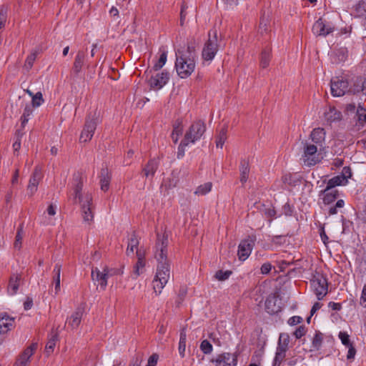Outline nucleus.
<instances>
[{
  "mask_svg": "<svg viewBox=\"0 0 366 366\" xmlns=\"http://www.w3.org/2000/svg\"><path fill=\"white\" fill-rule=\"evenodd\" d=\"M168 238L165 234H157L154 247V257L158 264L157 272L153 280V289L157 295H159L167 284L170 277V264L167 259Z\"/></svg>",
  "mask_w": 366,
  "mask_h": 366,
  "instance_id": "nucleus-1",
  "label": "nucleus"
},
{
  "mask_svg": "<svg viewBox=\"0 0 366 366\" xmlns=\"http://www.w3.org/2000/svg\"><path fill=\"white\" fill-rule=\"evenodd\" d=\"M83 187V178L80 173H76L73 177V194L74 198L78 199L81 205L84 221L89 224L94 219L92 197L89 193L81 194Z\"/></svg>",
  "mask_w": 366,
  "mask_h": 366,
  "instance_id": "nucleus-2",
  "label": "nucleus"
},
{
  "mask_svg": "<svg viewBox=\"0 0 366 366\" xmlns=\"http://www.w3.org/2000/svg\"><path fill=\"white\" fill-rule=\"evenodd\" d=\"M205 131L206 126L204 122L200 120L194 122L185 133L184 138L179 146L177 157L182 158L184 154L185 147L199 140Z\"/></svg>",
  "mask_w": 366,
  "mask_h": 366,
  "instance_id": "nucleus-3",
  "label": "nucleus"
},
{
  "mask_svg": "<svg viewBox=\"0 0 366 366\" xmlns=\"http://www.w3.org/2000/svg\"><path fill=\"white\" fill-rule=\"evenodd\" d=\"M123 270L119 268H111L106 264L93 267L91 277L94 284H97L101 290H104L107 286L108 279L115 275H121Z\"/></svg>",
  "mask_w": 366,
  "mask_h": 366,
  "instance_id": "nucleus-4",
  "label": "nucleus"
},
{
  "mask_svg": "<svg viewBox=\"0 0 366 366\" xmlns=\"http://www.w3.org/2000/svg\"><path fill=\"white\" fill-rule=\"evenodd\" d=\"M175 68L178 75L184 79L189 76L195 69L194 54L188 47V54H178L175 62Z\"/></svg>",
  "mask_w": 366,
  "mask_h": 366,
  "instance_id": "nucleus-5",
  "label": "nucleus"
},
{
  "mask_svg": "<svg viewBox=\"0 0 366 366\" xmlns=\"http://www.w3.org/2000/svg\"><path fill=\"white\" fill-rule=\"evenodd\" d=\"M318 147L317 145H315L312 142L308 141L302 142L301 160L304 165L312 167L322 161L323 155L321 152V148L318 149Z\"/></svg>",
  "mask_w": 366,
  "mask_h": 366,
  "instance_id": "nucleus-6",
  "label": "nucleus"
},
{
  "mask_svg": "<svg viewBox=\"0 0 366 366\" xmlns=\"http://www.w3.org/2000/svg\"><path fill=\"white\" fill-rule=\"evenodd\" d=\"M99 116L100 113L94 111L86 117L84 127L79 137L80 142H87L92 139L97 126L100 122Z\"/></svg>",
  "mask_w": 366,
  "mask_h": 366,
  "instance_id": "nucleus-7",
  "label": "nucleus"
},
{
  "mask_svg": "<svg viewBox=\"0 0 366 366\" xmlns=\"http://www.w3.org/2000/svg\"><path fill=\"white\" fill-rule=\"evenodd\" d=\"M219 50V41L217 31L209 33L208 40L205 42L202 51V57L204 62L209 64L216 56Z\"/></svg>",
  "mask_w": 366,
  "mask_h": 366,
  "instance_id": "nucleus-8",
  "label": "nucleus"
},
{
  "mask_svg": "<svg viewBox=\"0 0 366 366\" xmlns=\"http://www.w3.org/2000/svg\"><path fill=\"white\" fill-rule=\"evenodd\" d=\"M311 286L319 300H322L327 293V279L319 272H316L311 280Z\"/></svg>",
  "mask_w": 366,
  "mask_h": 366,
  "instance_id": "nucleus-9",
  "label": "nucleus"
},
{
  "mask_svg": "<svg viewBox=\"0 0 366 366\" xmlns=\"http://www.w3.org/2000/svg\"><path fill=\"white\" fill-rule=\"evenodd\" d=\"M212 362L214 366H236L237 355L235 353L224 352L215 357Z\"/></svg>",
  "mask_w": 366,
  "mask_h": 366,
  "instance_id": "nucleus-10",
  "label": "nucleus"
},
{
  "mask_svg": "<svg viewBox=\"0 0 366 366\" xmlns=\"http://www.w3.org/2000/svg\"><path fill=\"white\" fill-rule=\"evenodd\" d=\"M334 29L332 24L327 22L322 18L316 21L312 26V32L316 36H326L333 32Z\"/></svg>",
  "mask_w": 366,
  "mask_h": 366,
  "instance_id": "nucleus-11",
  "label": "nucleus"
},
{
  "mask_svg": "<svg viewBox=\"0 0 366 366\" xmlns=\"http://www.w3.org/2000/svg\"><path fill=\"white\" fill-rule=\"evenodd\" d=\"M169 74L167 71H162L153 74L149 81L150 86L156 90L162 89L169 81Z\"/></svg>",
  "mask_w": 366,
  "mask_h": 366,
  "instance_id": "nucleus-12",
  "label": "nucleus"
},
{
  "mask_svg": "<svg viewBox=\"0 0 366 366\" xmlns=\"http://www.w3.org/2000/svg\"><path fill=\"white\" fill-rule=\"evenodd\" d=\"M348 86L347 80L335 78L331 81V93L334 97H342L348 92Z\"/></svg>",
  "mask_w": 366,
  "mask_h": 366,
  "instance_id": "nucleus-13",
  "label": "nucleus"
},
{
  "mask_svg": "<svg viewBox=\"0 0 366 366\" xmlns=\"http://www.w3.org/2000/svg\"><path fill=\"white\" fill-rule=\"evenodd\" d=\"M254 245V241L250 238L242 240L239 243L237 252L239 260L244 261L249 257Z\"/></svg>",
  "mask_w": 366,
  "mask_h": 366,
  "instance_id": "nucleus-14",
  "label": "nucleus"
},
{
  "mask_svg": "<svg viewBox=\"0 0 366 366\" xmlns=\"http://www.w3.org/2000/svg\"><path fill=\"white\" fill-rule=\"evenodd\" d=\"M43 177L42 175V169L39 167H36L33 174H31L29 184L27 187V190L29 194L32 196L36 191L38 185Z\"/></svg>",
  "mask_w": 366,
  "mask_h": 366,
  "instance_id": "nucleus-15",
  "label": "nucleus"
},
{
  "mask_svg": "<svg viewBox=\"0 0 366 366\" xmlns=\"http://www.w3.org/2000/svg\"><path fill=\"white\" fill-rule=\"evenodd\" d=\"M36 349V343L31 345L19 355L14 366H26Z\"/></svg>",
  "mask_w": 366,
  "mask_h": 366,
  "instance_id": "nucleus-16",
  "label": "nucleus"
},
{
  "mask_svg": "<svg viewBox=\"0 0 366 366\" xmlns=\"http://www.w3.org/2000/svg\"><path fill=\"white\" fill-rule=\"evenodd\" d=\"M15 318L6 312L0 313V333L5 334L14 327Z\"/></svg>",
  "mask_w": 366,
  "mask_h": 366,
  "instance_id": "nucleus-17",
  "label": "nucleus"
},
{
  "mask_svg": "<svg viewBox=\"0 0 366 366\" xmlns=\"http://www.w3.org/2000/svg\"><path fill=\"white\" fill-rule=\"evenodd\" d=\"M310 139L315 145L320 148L322 147V143L325 139V132L322 128H315L310 134Z\"/></svg>",
  "mask_w": 366,
  "mask_h": 366,
  "instance_id": "nucleus-18",
  "label": "nucleus"
},
{
  "mask_svg": "<svg viewBox=\"0 0 366 366\" xmlns=\"http://www.w3.org/2000/svg\"><path fill=\"white\" fill-rule=\"evenodd\" d=\"M21 277L18 274H14L11 276L7 287V292L9 295H14L16 294L21 281Z\"/></svg>",
  "mask_w": 366,
  "mask_h": 366,
  "instance_id": "nucleus-19",
  "label": "nucleus"
},
{
  "mask_svg": "<svg viewBox=\"0 0 366 366\" xmlns=\"http://www.w3.org/2000/svg\"><path fill=\"white\" fill-rule=\"evenodd\" d=\"M83 315V310L81 308H77L76 310L67 319L66 323L71 327V329H76L79 325L81 317Z\"/></svg>",
  "mask_w": 366,
  "mask_h": 366,
  "instance_id": "nucleus-20",
  "label": "nucleus"
},
{
  "mask_svg": "<svg viewBox=\"0 0 366 366\" xmlns=\"http://www.w3.org/2000/svg\"><path fill=\"white\" fill-rule=\"evenodd\" d=\"M277 300L274 296H269L265 301V310L269 315H274L280 311V307L277 304Z\"/></svg>",
  "mask_w": 366,
  "mask_h": 366,
  "instance_id": "nucleus-21",
  "label": "nucleus"
},
{
  "mask_svg": "<svg viewBox=\"0 0 366 366\" xmlns=\"http://www.w3.org/2000/svg\"><path fill=\"white\" fill-rule=\"evenodd\" d=\"M159 167L158 162L151 159L143 168V173L146 178H152Z\"/></svg>",
  "mask_w": 366,
  "mask_h": 366,
  "instance_id": "nucleus-22",
  "label": "nucleus"
},
{
  "mask_svg": "<svg viewBox=\"0 0 366 366\" xmlns=\"http://www.w3.org/2000/svg\"><path fill=\"white\" fill-rule=\"evenodd\" d=\"M61 266L59 264H56L53 269V281L52 283L54 285L55 294H58L60 291L61 287Z\"/></svg>",
  "mask_w": 366,
  "mask_h": 366,
  "instance_id": "nucleus-23",
  "label": "nucleus"
},
{
  "mask_svg": "<svg viewBox=\"0 0 366 366\" xmlns=\"http://www.w3.org/2000/svg\"><path fill=\"white\" fill-rule=\"evenodd\" d=\"M353 11L356 17L366 19V0L358 1L354 5Z\"/></svg>",
  "mask_w": 366,
  "mask_h": 366,
  "instance_id": "nucleus-24",
  "label": "nucleus"
},
{
  "mask_svg": "<svg viewBox=\"0 0 366 366\" xmlns=\"http://www.w3.org/2000/svg\"><path fill=\"white\" fill-rule=\"evenodd\" d=\"M139 244V238L137 237L135 233H132L128 239L127 247L126 249V254L127 256L133 254L134 250L139 249L138 246Z\"/></svg>",
  "mask_w": 366,
  "mask_h": 366,
  "instance_id": "nucleus-25",
  "label": "nucleus"
},
{
  "mask_svg": "<svg viewBox=\"0 0 366 366\" xmlns=\"http://www.w3.org/2000/svg\"><path fill=\"white\" fill-rule=\"evenodd\" d=\"M322 200L323 202L326 204H330V203L333 202L336 199L338 194L337 189H332L328 188L327 187H326L324 191H322Z\"/></svg>",
  "mask_w": 366,
  "mask_h": 366,
  "instance_id": "nucleus-26",
  "label": "nucleus"
},
{
  "mask_svg": "<svg viewBox=\"0 0 366 366\" xmlns=\"http://www.w3.org/2000/svg\"><path fill=\"white\" fill-rule=\"evenodd\" d=\"M86 54L83 51H79L74 62L73 71L75 74H79L82 69L84 63Z\"/></svg>",
  "mask_w": 366,
  "mask_h": 366,
  "instance_id": "nucleus-27",
  "label": "nucleus"
},
{
  "mask_svg": "<svg viewBox=\"0 0 366 366\" xmlns=\"http://www.w3.org/2000/svg\"><path fill=\"white\" fill-rule=\"evenodd\" d=\"M58 341V334L56 332H52L49 336L48 342L45 347V353L49 356L50 355L54 350L56 346V343Z\"/></svg>",
  "mask_w": 366,
  "mask_h": 366,
  "instance_id": "nucleus-28",
  "label": "nucleus"
},
{
  "mask_svg": "<svg viewBox=\"0 0 366 366\" xmlns=\"http://www.w3.org/2000/svg\"><path fill=\"white\" fill-rule=\"evenodd\" d=\"M239 172H240V182L242 184H244L249 177V162L246 159H242L240 162L239 166Z\"/></svg>",
  "mask_w": 366,
  "mask_h": 366,
  "instance_id": "nucleus-29",
  "label": "nucleus"
},
{
  "mask_svg": "<svg viewBox=\"0 0 366 366\" xmlns=\"http://www.w3.org/2000/svg\"><path fill=\"white\" fill-rule=\"evenodd\" d=\"M110 174L107 168L102 169L100 174L101 189L107 191L109 187Z\"/></svg>",
  "mask_w": 366,
  "mask_h": 366,
  "instance_id": "nucleus-30",
  "label": "nucleus"
},
{
  "mask_svg": "<svg viewBox=\"0 0 366 366\" xmlns=\"http://www.w3.org/2000/svg\"><path fill=\"white\" fill-rule=\"evenodd\" d=\"M325 119L327 122L332 123L341 119L342 114L335 108H330L325 114Z\"/></svg>",
  "mask_w": 366,
  "mask_h": 366,
  "instance_id": "nucleus-31",
  "label": "nucleus"
},
{
  "mask_svg": "<svg viewBox=\"0 0 366 366\" xmlns=\"http://www.w3.org/2000/svg\"><path fill=\"white\" fill-rule=\"evenodd\" d=\"M347 183V181L345 180V177H342L340 175L335 176L331 178L327 184V187L328 188L335 189L334 188L337 186L345 185Z\"/></svg>",
  "mask_w": 366,
  "mask_h": 366,
  "instance_id": "nucleus-32",
  "label": "nucleus"
},
{
  "mask_svg": "<svg viewBox=\"0 0 366 366\" xmlns=\"http://www.w3.org/2000/svg\"><path fill=\"white\" fill-rule=\"evenodd\" d=\"M357 121L362 127L366 125V109L359 104L356 110Z\"/></svg>",
  "mask_w": 366,
  "mask_h": 366,
  "instance_id": "nucleus-33",
  "label": "nucleus"
},
{
  "mask_svg": "<svg viewBox=\"0 0 366 366\" xmlns=\"http://www.w3.org/2000/svg\"><path fill=\"white\" fill-rule=\"evenodd\" d=\"M290 343V336L287 333H282L280 335L279 341H278V347L277 349L284 351L286 352V351L288 349Z\"/></svg>",
  "mask_w": 366,
  "mask_h": 366,
  "instance_id": "nucleus-34",
  "label": "nucleus"
},
{
  "mask_svg": "<svg viewBox=\"0 0 366 366\" xmlns=\"http://www.w3.org/2000/svg\"><path fill=\"white\" fill-rule=\"evenodd\" d=\"M32 114H33V107L30 104H26L24 109L22 116L21 117V127L23 128L26 126V124L29 122L30 117L32 116Z\"/></svg>",
  "mask_w": 366,
  "mask_h": 366,
  "instance_id": "nucleus-35",
  "label": "nucleus"
},
{
  "mask_svg": "<svg viewBox=\"0 0 366 366\" xmlns=\"http://www.w3.org/2000/svg\"><path fill=\"white\" fill-rule=\"evenodd\" d=\"M270 49L266 48L263 49L261 53L260 66L262 69H265L269 66L270 61Z\"/></svg>",
  "mask_w": 366,
  "mask_h": 366,
  "instance_id": "nucleus-36",
  "label": "nucleus"
},
{
  "mask_svg": "<svg viewBox=\"0 0 366 366\" xmlns=\"http://www.w3.org/2000/svg\"><path fill=\"white\" fill-rule=\"evenodd\" d=\"M283 182L291 186H296L300 183V178L297 174H286L283 177Z\"/></svg>",
  "mask_w": 366,
  "mask_h": 366,
  "instance_id": "nucleus-37",
  "label": "nucleus"
},
{
  "mask_svg": "<svg viewBox=\"0 0 366 366\" xmlns=\"http://www.w3.org/2000/svg\"><path fill=\"white\" fill-rule=\"evenodd\" d=\"M186 340H187V334L183 329L180 333V338L179 342V352L182 357L184 356V352L186 349Z\"/></svg>",
  "mask_w": 366,
  "mask_h": 366,
  "instance_id": "nucleus-38",
  "label": "nucleus"
},
{
  "mask_svg": "<svg viewBox=\"0 0 366 366\" xmlns=\"http://www.w3.org/2000/svg\"><path fill=\"white\" fill-rule=\"evenodd\" d=\"M212 187L211 182H206L199 185L195 190L194 194L197 195H205L209 193Z\"/></svg>",
  "mask_w": 366,
  "mask_h": 366,
  "instance_id": "nucleus-39",
  "label": "nucleus"
},
{
  "mask_svg": "<svg viewBox=\"0 0 366 366\" xmlns=\"http://www.w3.org/2000/svg\"><path fill=\"white\" fill-rule=\"evenodd\" d=\"M323 335L321 332H316L312 342L311 350H318L322 343Z\"/></svg>",
  "mask_w": 366,
  "mask_h": 366,
  "instance_id": "nucleus-40",
  "label": "nucleus"
},
{
  "mask_svg": "<svg viewBox=\"0 0 366 366\" xmlns=\"http://www.w3.org/2000/svg\"><path fill=\"white\" fill-rule=\"evenodd\" d=\"M44 102V99L43 98L42 93L39 92H36L31 97V104H30L32 107H39Z\"/></svg>",
  "mask_w": 366,
  "mask_h": 366,
  "instance_id": "nucleus-41",
  "label": "nucleus"
},
{
  "mask_svg": "<svg viewBox=\"0 0 366 366\" xmlns=\"http://www.w3.org/2000/svg\"><path fill=\"white\" fill-rule=\"evenodd\" d=\"M226 139H227V129L222 128L220 130V132L217 137V140H216L217 147L222 148Z\"/></svg>",
  "mask_w": 366,
  "mask_h": 366,
  "instance_id": "nucleus-42",
  "label": "nucleus"
},
{
  "mask_svg": "<svg viewBox=\"0 0 366 366\" xmlns=\"http://www.w3.org/2000/svg\"><path fill=\"white\" fill-rule=\"evenodd\" d=\"M146 265V262L143 261H137L136 264L133 268V274L134 275V278L139 277L144 272V268Z\"/></svg>",
  "mask_w": 366,
  "mask_h": 366,
  "instance_id": "nucleus-43",
  "label": "nucleus"
},
{
  "mask_svg": "<svg viewBox=\"0 0 366 366\" xmlns=\"http://www.w3.org/2000/svg\"><path fill=\"white\" fill-rule=\"evenodd\" d=\"M167 52L164 51L161 54L158 61L154 64L153 66V69L155 71H159L160 69H162L164 65L166 64L167 61Z\"/></svg>",
  "mask_w": 366,
  "mask_h": 366,
  "instance_id": "nucleus-44",
  "label": "nucleus"
},
{
  "mask_svg": "<svg viewBox=\"0 0 366 366\" xmlns=\"http://www.w3.org/2000/svg\"><path fill=\"white\" fill-rule=\"evenodd\" d=\"M8 7L1 6L0 7V29L4 26L7 17Z\"/></svg>",
  "mask_w": 366,
  "mask_h": 366,
  "instance_id": "nucleus-45",
  "label": "nucleus"
},
{
  "mask_svg": "<svg viewBox=\"0 0 366 366\" xmlns=\"http://www.w3.org/2000/svg\"><path fill=\"white\" fill-rule=\"evenodd\" d=\"M200 349L204 354H210L213 347L212 344L207 340H203L200 345Z\"/></svg>",
  "mask_w": 366,
  "mask_h": 366,
  "instance_id": "nucleus-46",
  "label": "nucleus"
},
{
  "mask_svg": "<svg viewBox=\"0 0 366 366\" xmlns=\"http://www.w3.org/2000/svg\"><path fill=\"white\" fill-rule=\"evenodd\" d=\"M269 21L268 19L262 18L260 20L259 31L261 34L267 33L269 29Z\"/></svg>",
  "mask_w": 366,
  "mask_h": 366,
  "instance_id": "nucleus-47",
  "label": "nucleus"
},
{
  "mask_svg": "<svg viewBox=\"0 0 366 366\" xmlns=\"http://www.w3.org/2000/svg\"><path fill=\"white\" fill-rule=\"evenodd\" d=\"M231 274H232L231 271L219 270L216 272L215 277L218 280L223 281V280L228 279Z\"/></svg>",
  "mask_w": 366,
  "mask_h": 366,
  "instance_id": "nucleus-48",
  "label": "nucleus"
},
{
  "mask_svg": "<svg viewBox=\"0 0 366 366\" xmlns=\"http://www.w3.org/2000/svg\"><path fill=\"white\" fill-rule=\"evenodd\" d=\"M22 238H23V230H22V228L20 227L18 229V231H17V233L16 235V239H15V242H14L15 248L19 249L21 247Z\"/></svg>",
  "mask_w": 366,
  "mask_h": 366,
  "instance_id": "nucleus-49",
  "label": "nucleus"
},
{
  "mask_svg": "<svg viewBox=\"0 0 366 366\" xmlns=\"http://www.w3.org/2000/svg\"><path fill=\"white\" fill-rule=\"evenodd\" d=\"M35 59L36 54L34 53L27 56L24 64V67L26 68V69L29 70L32 67Z\"/></svg>",
  "mask_w": 366,
  "mask_h": 366,
  "instance_id": "nucleus-50",
  "label": "nucleus"
},
{
  "mask_svg": "<svg viewBox=\"0 0 366 366\" xmlns=\"http://www.w3.org/2000/svg\"><path fill=\"white\" fill-rule=\"evenodd\" d=\"M339 337L342 343L346 347L350 346V345H352L350 342L349 335L346 332H340L339 333Z\"/></svg>",
  "mask_w": 366,
  "mask_h": 366,
  "instance_id": "nucleus-51",
  "label": "nucleus"
},
{
  "mask_svg": "<svg viewBox=\"0 0 366 366\" xmlns=\"http://www.w3.org/2000/svg\"><path fill=\"white\" fill-rule=\"evenodd\" d=\"M285 357V352L277 349L275 357H274V365L277 364L280 365V362Z\"/></svg>",
  "mask_w": 366,
  "mask_h": 366,
  "instance_id": "nucleus-52",
  "label": "nucleus"
},
{
  "mask_svg": "<svg viewBox=\"0 0 366 366\" xmlns=\"http://www.w3.org/2000/svg\"><path fill=\"white\" fill-rule=\"evenodd\" d=\"M136 254L137 257L138 261H143L146 262L145 257H146V250L143 247H140L137 249Z\"/></svg>",
  "mask_w": 366,
  "mask_h": 366,
  "instance_id": "nucleus-53",
  "label": "nucleus"
},
{
  "mask_svg": "<svg viewBox=\"0 0 366 366\" xmlns=\"http://www.w3.org/2000/svg\"><path fill=\"white\" fill-rule=\"evenodd\" d=\"M362 89L361 84L360 83V79H357L356 82L355 83L353 87L350 88L348 90V92H350L352 94H356L359 92H363V90L360 89Z\"/></svg>",
  "mask_w": 366,
  "mask_h": 366,
  "instance_id": "nucleus-54",
  "label": "nucleus"
},
{
  "mask_svg": "<svg viewBox=\"0 0 366 366\" xmlns=\"http://www.w3.org/2000/svg\"><path fill=\"white\" fill-rule=\"evenodd\" d=\"M306 333V330L304 326H300L294 332V335L297 339L301 338Z\"/></svg>",
  "mask_w": 366,
  "mask_h": 366,
  "instance_id": "nucleus-55",
  "label": "nucleus"
},
{
  "mask_svg": "<svg viewBox=\"0 0 366 366\" xmlns=\"http://www.w3.org/2000/svg\"><path fill=\"white\" fill-rule=\"evenodd\" d=\"M272 268V264L269 262L264 263L260 268L261 273L262 274H267L270 272Z\"/></svg>",
  "mask_w": 366,
  "mask_h": 366,
  "instance_id": "nucleus-56",
  "label": "nucleus"
},
{
  "mask_svg": "<svg viewBox=\"0 0 366 366\" xmlns=\"http://www.w3.org/2000/svg\"><path fill=\"white\" fill-rule=\"evenodd\" d=\"M342 177L345 178V180L348 182V179H350L352 177V172L350 167H343L342 174H340Z\"/></svg>",
  "mask_w": 366,
  "mask_h": 366,
  "instance_id": "nucleus-57",
  "label": "nucleus"
},
{
  "mask_svg": "<svg viewBox=\"0 0 366 366\" xmlns=\"http://www.w3.org/2000/svg\"><path fill=\"white\" fill-rule=\"evenodd\" d=\"M181 132L182 129L179 128V127H174L172 134V138L174 143L177 142L179 136L181 134Z\"/></svg>",
  "mask_w": 366,
  "mask_h": 366,
  "instance_id": "nucleus-58",
  "label": "nucleus"
},
{
  "mask_svg": "<svg viewBox=\"0 0 366 366\" xmlns=\"http://www.w3.org/2000/svg\"><path fill=\"white\" fill-rule=\"evenodd\" d=\"M159 356L157 354H153L149 357L147 365L146 366H156Z\"/></svg>",
  "mask_w": 366,
  "mask_h": 366,
  "instance_id": "nucleus-59",
  "label": "nucleus"
},
{
  "mask_svg": "<svg viewBox=\"0 0 366 366\" xmlns=\"http://www.w3.org/2000/svg\"><path fill=\"white\" fill-rule=\"evenodd\" d=\"M348 347V352L347 355V360H352L354 359L355 354H356V350L352 346V345H350V346H347Z\"/></svg>",
  "mask_w": 366,
  "mask_h": 366,
  "instance_id": "nucleus-60",
  "label": "nucleus"
},
{
  "mask_svg": "<svg viewBox=\"0 0 366 366\" xmlns=\"http://www.w3.org/2000/svg\"><path fill=\"white\" fill-rule=\"evenodd\" d=\"M360 302L362 306L366 307V284L364 285L362 288Z\"/></svg>",
  "mask_w": 366,
  "mask_h": 366,
  "instance_id": "nucleus-61",
  "label": "nucleus"
},
{
  "mask_svg": "<svg viewBox=\"0 0 366 366\" xmlns=\"http://www.w3.org/2000/svg\"><path fill=\"white\" fill-rule=\"evenodd\" d=\"M21 134L19 132L16 134V140L13 144V148L15 152L18 151L21 147Z\"/></svg>",
  "mask_w": 366,
  "mask_h": 366,
  "instance_id": "nucleus-62",
  "label": "nucleus"
},
{
  "mask_svg": "<svg viewBox=\"0 0 366 366\" xmlns=\"http://www.w3.org/2000/svg\"><path fill=\"white\" fill-rule=\"evenodd\" d=\"M302 320V317L299 316H293L288 320V324L290 325H295L300 323Z\"/></svg>",
  "mask_w": 366,
  "mask_h": 366,
  "instance_id": "nucleus-63",
  "label": "nucleus"
},
{
  "mask_svg": "<svg viewBox=\"0 0 366 366\" xmlns=\"http://www.w3.org/2000/svg\"><path fill=\"white\" fill-rule=\"evenodd\" d=\"M57 206L56 204H51L49 205L46 212L49 216H54L56 212Z\"/></svg>",
  "mask_w": 366,
  "mask_h": 366,
  "instance_id": "nucleus-64",
  "label": "nucleus"
}]
</instances>
